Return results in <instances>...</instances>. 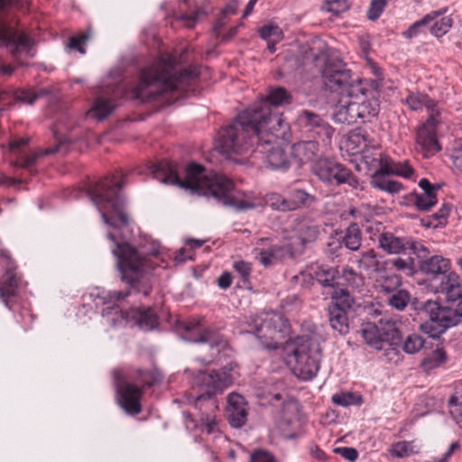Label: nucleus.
I'll list each match as a JSON object with an SVG mask.
<instances>
[{
    "mask_svg": "<svg viewBox=\"0 0 462 462\" xmlns=\"http://www.w3.org/2000/svg\"><path fill=\"white\" fill-rule=\"evenodd\" d=\"M232 369L227 366L217 370H199L193 373L190 384L198 394L189 393L188 400L198 410L196 419L187 415V428L197 429L201 433H220L219 408L216 395L222 393L234 383Z\"/></svg>",
    "mask_w": 462,
    "mask_h": 462,
    "instance_id": "obj_1",
    "label": "nucleus"
},
{
    "mask_svg": "<svg viewBox=\"0 0 462 462\" xmlns=\"http://www.w3.org/2000/svg\"><path fill=\"white\" fill-rule=\"evenodd\" d=\"M291 95L283 88L271 89L259 102L253 104L236 116V120L221 129V143L226 151H242L249 144V128H287L280 115L272 111L273 106L290 103Z\"/></svg>",
    "mask_w": 462,
    "mask_h": 462,
    "instance_id": "obj_2",
    "label": "nucleus"
},
{
    "mask_svg": "<svg viewBox=\"0 0 462 462\" xmlns=\"http://www.w3.org/2000/svg\"><path fill=\"white\" fill-rule=\"evenodd\" d=\"M169 60L159 59L140 72L139 82L132 89V97L148 102L168 92H186L198 78L194 68L182 69L177 75Z\"/></svg>",
    "mask_w": 462,
    "mask_h": 462,
    "instance_id": "obj_3",
    "label": "nucleus"
},
{
    "mask_svg": "<svg viewBox=\"0 0 462 462\" xmlns=\"http://www.w3.org/2000/svg\"><path fill=\"white\" fill-rule=\"evenodd\" d=\"M165 185L178 186L193 193L213 197L225 206L237 210L253 209L257 204L247 200H236L233 195L235 185L226 175H153Z\"/></svg>",
    "mask_w": 462,
    "mask_h": 462,
    "instance_id": "obj_4",
    "label": "nucleus"
},
{
    "mask_svg": "<svg viewBox=\"0 0 462 462\" xmlns=\"http://www.w3.org/2000/svg\"><path fill=\"white\" fill-rule=\"evenodd\" d=\"M121 175H105L92 180L88 188L91 200L101 213L107 226H126L128 216L124 208V199L120 194L123 184Z\"/></svg>",
    "mask_w": 462,
    "mask_h": 462,
    "instance_id": "obj_5",
    "label": "nucleus"
},
{
    "mask_svg": "<svg viewBox=\"0 0 462 462\" xmlns=\"http://www.w3.org/2000/svg\"><path fill=\"white\" fill-rule=\"evenodd\" d=\"M403 102L413 111L422 107L427 109L428 118L417 130L416 149L425 158L433 156L440 150L437 139V128L440 125V112L437 107V103L427 94L420 92H409Z\"/></svg>",
    "mask_w": 462,
    "mask_h": 462,
    "instance_id": "obj_6",
    "label": "nucleus"
},
{
    "mask_svg": "<svg viewBox=\"0 0 462 462\" xmlns=\"http://www.w3.org/2000/svg\"><path fill=\"white\" fill-rule=\"evenodd\" d=\"M118 402L131 415L141 412V399L145 388L152 387L161 377L156 370L134 368L126 374L116 372Z\"/></svg>",
    "mask_w": 462,
    "mask_h": 462,
    "instance_id": "obj_7",
    "label": "nucleus"
},
{
    "mask_svg": "<svg viewBox=\"0 0 462 462\" xmlns=\"http://www.w3.org/2000/svg\"><path fill=\"white\" fill-rule=\"evenodd\" d=\"M286 128H261L254 125L249 128V144L242 151H226L221 143V131L218 133V146L220 152L226 155L242 154L247 152L254 144L256 145V151L265 154V161L270 166L271 171H285L288 169L289 162L284 152L281 148V135L284 134Z\"/></svg>",
    "mask_w": 462,
    "mask_h": 462,
    "instance_id": "obj_8",
    "label": "nucleus"
},
{
    "mask_svg": "<svg viewBox=\"0 0 462 462\" xmlns=\"http://www.w3.org/2000/svg\"><path fill=\"white\" fill-rule=\"evenodd\" d=\"M247 333L254 334L260 344L268 349H278L290 337L291 328L287 319L275 312H263L250 317Z\"/></svg>",
    "mask_w": 462,
    "mask_h": 462,
    "instance_id": "obj_9",
    "label": "nucleus"
},
{
    "mask_svg": "<svg viewBox=\"0 0 462 462\" xmlns=\"http://www.w3.org/2000/svg\"><path fill=\"white\" fill-rule=\"evenodd\" d=\"M113 254L117 259L121 279L129 283L133 290L148 296L152 291L149 284H141L146 265V257L129 243H116Z\"/></svg>",
    "mask_w": 462,
    "mask_h": 462,
    "instance_id": "obj_10",
    "label": "nucleus"
},
{
    "mask_svg": "<svg viewBox=\"0 0 462 462\" xmlns=\"http://www.w3.org/2000/svg\"><path fill=\"white\" fill-rule=\"evenodd\" d=\"M322 77L325 85L332 89H341V94H347V97H342L337 105V113L347 122H353L356 117L364 116L359 111L360 105L356 101H351L348 97L351 96L348 88L351 86L350 70L343 68L341 62L327 61L322 70Z\"/></svg>",
    "mask_w": 462,
    "mask_h": 462,
    "instance_id": "obj_11",
    "label": "nucleus"
},
{
    "mask_svg": "<svg viewBox=\"0 0 462 462\" xmlns=\"http://www.w3.org/2000/svg\"><path fill=\"white\" fill-rule=\"evenodd\" d=\"M422 310L429 317L431 323H424L420 326L423 332L430 337H438L449 328L462 322V301L456 303L428 300L423 302Z\"/></svg>",
    "mask_w": 462,
    "mask_h": 462,
    "instance_id": "obj_12",
    "label": "nucleus"
},
{
    "mask_svg": "<svg viewBox=\"0 0 462 462\" xmlns=\"http://www.w3.org/2000/svg\"><path fill=\"white\" fill-rule=\"evenodd\" d=\"M292 356L294 374L304 381L313 379L320 368L322 356L318 338L312 336L299 337Z\"/></svg>",
    "mask_w": 462,
    "mask_h": 462,
    "instance_id": "obj_13",
    "label": "nucleus"
},
{
    "mask_svg": "<svg viewBox=\"0 0 462 462\" xmlns=\"http://www.w3.org/2000/svg\"><path fill=\"white\" fill-rule=\"evenodd\" d=\"M180 328L185 332V334L182 335L185 340L208 346L210 358L203 360L205 363H211L213 359L227 346L226 341L218 332L204 328L199 321L189 320L183 322Z\"/></svg>",
    "mask_w": 462,
    "mask_h": 462,
    "instance_id": "obj_14",
    "label": "nucleus"
},
{
    "mask_svg": "<svg viewBox=\"0 0 462 462\" xmlns=\"http://www.w3.org/2000/svg\"><path fill=\"white\" fill-rule=\"evenodd\" d=\"M356 171H366L369 173H413L414 169L408 161L395 162L379 153L377 156H365Z\"/></svg>",
    "mask_w": 462,
    "mask_h": 462,
    "instance_id": "obj_15",
    "label": "nucleus"
},
{
    "mask_svg": "<svg viewBox=\"0 0 462 462\" xmlns=\"http://www.w3.org/2000/svg\"><path fill=\"white\" fill-rule=\"evenodd\" d=\"M339 275L337 269L319 264L313 263L309 267V272H300L292 277L295 282L310 283L312 280H316L323 288L329 289L330 291L338 284L336 278Z\"/></svg>",
    "mask_w": 462,
    "mask_h": 462,
    "instance_id": "obj_16",
    "label": "nucleus"
},
{
    "mask_svg": "<svg viewBox=\"0 0 462 462\" xmlns=\"http://www.w3.org/2000/svg\"><path fill=\"white\" fill-rule=\"evenodd\" d=\"M378 245L389 254H400L405 253L406 249H411L413 254L420 252L428 253L426 247L418 244L411 237H399L391 232H383L379 234Z\"/></svg>",
    "mask_w": 462,
    "mask_h": 462,
    "instance_id": "obj_17",
    "label": "nucleus"
},
{
    "mask_svg": "<svg viewBox=\"0 0 462 462\" xmlns=\"http://www.w3.org/2000/svg\"><path fill=\"white\" fill-rule=\"evenodd\" d=\"M29 137H22L10 141L9 151L15 157V165L19 168L29 169L32 167L36 160L43 155L52 154L59 151L60 145L54 149L39 150L38 152H27V145L29 143Z\"/></svg>",
    "mask_w": 462,
    "mask_h": 462,
    "instance_id": "obj_18",
    "label": "nucleus"
},
{
    "mask_svg": "<svg viewBox=\"0 0 462 462\" xmlns=\"http://www.w3.org/2000/svg\"><path fill=\"white\" fill-rule=\"evenodd\" d=\"M0 258L5 261V273L0 281V300L5 306L11 310L9 300L15 296L18 287V280L14 273V265L11 261L10 254L7 251H2Z\"/></svg>",
    "mask_w": 462,
    "mask_h": 462,
    "instance_id": "obj_19",
    "label": "nucleus"
},
{
    "mask_svg": "<svg viewBox=\"0 0 462 462\" xmlns=\"http://www.w3.org/2000/svg\"><path fill=\"white\" fill-rule=\"evenodd\" d=\"M0 44L8 47L12 55L16 56L20 51H29L32 40L25 33L0 22Z\"/></svg>",
    "mask_w": 462,
    "mask_h": 462,
    "instance_id": "obj_20",
    "label": "nucleus"
},
{
    "mask_svg": "<svg viewBox=\"0 0 462 462\" xmlns=\"http://www.w3.org/2000/svg\"><path fill=\"white\" fill-rule=\"evenodd\" d=\"M247 403L245 398L237 393L227 396L226 417L234 428L244 426L247 420Z\"/></svg>",
    "mask_w": 462,
    "mask_h": 462,
    "instance_id": "obj_21",
    "label": "nucleus"
},
{
    "mask_svg": "<svg viewBox=\"0 0 462 462\" xmlns=\"http://www.w3.org/2000/svg\"><path fill=\"white\" fill-rule=\"evenodd\" d=\"M451 263L449 259L442 255H433L420 263V271L431 276L433 279H439V282L450 273Z\"/></svg>",
    "mask_w": 462,
    "mask_h": 462,
    "instance_id": "obj_22",
    "label": "nucleus"
},
{
    "mask_svg": "<svg viewBox=\"0 0 462 462\" xmlns=\"http://www.w3.org/2000/svg\"><path fill=\"white\" fill-rule=\"evenodd\" d=\"M256 259L265 267L276 264L286 258L292 257V250L289 245H271L266 249H255Z\"/></svg>",
    "mask_w": 462,
    "mask_h": 462,
    "instance_id": "obj_23",
    "label": "nucleus"
},
{
    "mask_svg": "<svg viewBox=\"0 0 462 462\" xmlns=\"http://www.w3.org/2000/svg\"><path fill=\"white\" fill-rule=\"evenodd\" d=\"M435 291L445 294L446 302L462 301V284L458 281V275L454 272L449 273L439 282L435 287Z\"/></svg>",
    "mask_w": 462,
    "mask_h": 462,
    "instance_id": "obj_24",
    "label": "nucleus"
},
{
    "mask_svg": "<svg viewBox=\"0 0 462 462\" xmlns=\"http://www.w3.org/2000/svg\"><path fill=\"white\" fill-rule=\"evenodd\" d=\"M419 186L422 189V193L415 194L413 204L417 209L420 211H428L437 203L436 191L439 189L440 185H433L427 179H421Z\"/></svg>",
    "mask_w": 462,
    "mask_h": 462,
    "instance_id": "obj_25",
    "label": "nucleus"
},
{
    "mask_svg": "<svg viewBox=\"0 0 462 462\" xmlns=\"http://www.w3.org/2000/svg\"><path fill=\"white\" fill-rule=\"evenodd\" d=\"M402 285V277L383 266L375 274L374 287L385 295L394 292Z\"/></svg>",
    "mask_w": 462,
    "mask_h": 462,
    "instance_id": "obj_26",
    "label": "nucleus"
},
{
    "mask_svg": "<svg viewBox=\"0 0 462 462\" xmlns=\"http://www.w3.org/2000/svg\"><path fill=\"white\" fill-rule=\"evenodd\" d=\"M291 154L300 163L313 162L319 154V144L316 141L296 143L291 147Z\"/></svg>",
    "mask_w": 462,
    "mask_h": 462,
    "instance_id": "obj_27",
    "label": "nucleus"
},
{
    "mask_svg": "<svg viewBox=\"0 0 462 462\" xmlns=\"http://www.w3.org/2000/svg\"><path fill=\"white\" fill-rule=\"evenodd\" d=\"M328 312L331 328L340 335H346L349 332V319L346 310L339 308L337 305H329Z\"/></svg>",
    "mask_w": 462,
    "mask_h": 462,
    "instance_id": "obj_28",
    "label": "nucleus"
},
{
    "mask_svg": "<svg viewBox=\"0 0 462 462\" xmlns=\"http://www.w3.org/2000/svg\"><path fill=\"white\" fill-rule=\"evenodd\" d=\"M131 318L141 329L150 331L158 326V317L154 310L148 309H132Z\"/></svg>",
    "mask_w": 462,
    "mask_h": 462,
    "instance_id": "obj_29",
    "label": "nucleus"
},
{
    "mask_svg": "<svg viewBox=\"0 0 462 462\" xmlns=\"http://www.w3.org/2000/svg\"><path fill=\"white\" fill-rule=\"evenodd\" d=\"M352 262L360 271L366 273L374 272L375 274L383 267V261H379L377 254L373 249L363 252L359 255H356L352 259Z\"/></svg>",
    "mask_w": 462,
    "mask_h": 462,
    "instance_id": "obj_30",
    "label": "nucleus"
},
{
    "mask_svg": "<svg viewBox=\"0 0 462 462\" xmlns=\"http://www.w3.org/2000/svg\"><path fill=\"white\" fill-rule=\"evenodd\" d=\"M114 94L112 97H105L103 96L97 97L93 103L91 109L88 111V115L97 120H103L108 116L116 107Z\"/></svg>",
    "mask_w": 462,
    "mask_h": 462,
    "instance_id": "obj_31",
    "label": "nucleus"
},
{
    "mask_svg": "<svg viewBox=\"0 0 462 462\" xmlns=\"http://www.w3.org/2000/svg\"><path fill=\"white\" fill-rule=\"evenodd\" d=\"M379 327L383 340L391 344L402 343V332L400 330V324L393 319H381Z\"/></svg>",
    "mask_w": 462,
    "mask_h": 462,
    "instance_id": "obj_32",
    "label": "nucleus"
},
{
    "mask_svg": "<svg viewBox=\"0 0 462 462\" xmlns=\"http://www.w3.org/2000/svg\"><path fill=\"white\" fill-rule=\"evenodd\" d=\"M137 173H179L177 165L171 162L163 160L150 162L135 170Z\"/></svg>",
    "mask_w": 462,
    "mask_h": 462,
    "instance_id": "obj_33",
    "label": "nucleus"
},
{
    "mask_svg": "<svg viewBox=\"0 0 462 462\" xmlns=\"http://www.w3.org/2000/svg\"><path fill=\"white\" fill-rule=\"evenodd\" d=\"M361 334L365 343L374 349L382 347L383 344H384L379 323L377 325L374 323L365 324L361 329Z\"/></svg>",
    "mask_w": 462,
    "mask_h": 462,
    "instance_id": "obj_34",
    "label": "nucleus"
},
{
    "mask_svg": "<svg viewBox=\"0 0 462 462\" xmlns=\"http://www.w3.org/2000/svg\"><path fill=\"white\" fill-rule=\"evenodd\" d=\"M447 11L446 8L440 9L439 11H432L426 15H424L420 20L412 23L408 30L403 32V36L406 39H411L417 36L420 32V28L422 26L430 24L431 22L436 20L439 16H441Z\"/></svg>",
    "mask_w": 462,
    "mask_h": 462,
    "instance_id": "obj_35",
    "label": "nucleus"
},
{
    "mask_svg": "<svg viewBox=\"0 0 462 462\" xmlns=\"http://www.w3.org/2000/svg\"><path fill=\"white\" fill-rule=\"evenodd\" d=\"M340 277L353 291H361L365 286V277L348 265L342 268Z\"/></svg>",
    "mask_w": 462,
    "mask_h": 462,
    "instance_id": "obj_36",
    "label": "nucleus"
},
{
    "mask_svg": "<svg viewBox=\"0 0 462 462\" xmlns=\"http://www.w3.org/2000/svg\"><path fill=\"white\" fill-rule=\"evenodd\" d=\"M333 303L330 305H337L344 310L351 309L355 303L354 297L346 288L339 287V283L336 285L329 292Z\"/></svg>",
    "mask_w": 462,
    "mask_h": 462,
    "instance_id": "obj_37",
    "label": "nucleus"
},
{
    "mask_svg": "<svg viewBox=\"0 0 462 462\" xmlns=\"http://www.w3.org/2000/svg\"><path fill=\"white\" fill-rule=\"evenodd\" d=\"M342 243L351 251H357L362 243V233L356 223H352L345 232Z\"/></svg>",
    "mask_w": 462,
    "mask_h": 462,
    "instance_id": "obj_38",
    "label": "nucleus"
},
{
    "mask_svg": "<svg viewBox=\"0 0 462 462\" xmlns=\"http://www.w3.org/2000/svg\"><path fill=\"white\" fill-rule=\"evenodd\" d=\"M296 237L301 245L314 241L318 236V229L307 221H300L295 226Z\"/></svg>",
    "mask_w": 462,
    "mask_h": 462,
    "instance_id": "obj_39",
    "label": "nucleus"
},
{
    "mask_svg": "<svg viewBox=\"0 0 462 462\" xmlns=\"http://www.w3.org/2000/svg\"><path fill=\"white\" fill-rule=\"evenodd\" d=\"M447 359L445 350L442 347H438L422 359L420 365L423 370L429 372L445 364Z\"/></svg>",
    "mask_w": 462,
    "mask_h": 462,
    "instance_id": "obj_40",
    "label": "nucleus"
},
{
    "mask_svg": "<svg viewBox=\"0 0 462 462\" xmlns=\"http://www.w3.org/2000/svg\"><path fill=\"white\" fill-rule=\"evenodd\" d=\"M400 345L401 344H391L389 342H384L382 347L377 349L379 351H382L380 358L390 365L400 364L403 358L402 353L398 348Z\"/></svg>",
    "mask_w": 462,
    "mask_h": 462,
    "instance_id": "obj_41",
    "label": "nucleus"
},
{
    "mask_svg": "<svg viewBox=\"0 0 462 462\" xmlns=\"http://www.w3.org/2000/svg\"><path fill=\"white\" fill-rule=\"evenodd\" d=\"M314 201V197L302 189H295L291 193L288 199L289 211L297 210L303 206H310Z\"/></svg>",
    "mask_w": 462,
    "mask_h": 462,
    "instance_id": "obj_42",
    "label": "nucleus"
},
{
    "mask_svg": "<svg viewBox=\"0 0 462 462\" xmlns=\"http://www.w3.org/2000/svg\"><path fill=\"white\" fill-rule=\"evenodd\" d=\"M386 176L387 175H372V186L392 194L399 192L402 187V184L396 180L387 179Z\"/></svg>",
    "mask_w": 462,
    "mask_h": 462,
    "instance_id": "obj_43",
    "label": "nucleus"
},
{
    "mask_svg": "<svg viewBox=\"0 0 462 462\" xmlns=\"http://www.w3.org/2000/svg\"><path fill=\"white\" fill-rule=\"evenodd\" d=\"M415 441H398L393 443L390 449L389 453L392 457L402 458L410 457L412 454H416L419 451L415 449Z\"/></svg>",
    "mask_w": 462,
    "mask_h": 462,
    "instance_id": "obj_44",
    "label": "nucleus"
},
{
    "mask_svg": "<svg viewBox=\"0 0 462 462\" xmlns=\"http://www.w3.org/2000/svg\"><path fill=\"white\" fill-rule=\"evenodd\" d=\"M383 266L388 270L389 266H392L397 271L405 273L407 275H412L414 273V260L412 257L384 260L383 261Z\"/></svg>",
    "mask_w": 462,
    "mask_h": 462,
    "instance_id": "obj_45",
    "label": "nucleus"
},
{
    "mask_svg": "<svg viewBox=\"0 0 462 462\" xmlns=\"http://www.w3.org/2000/svg\"><path fill=\"white\" fill-rule=\"evenodd\" d=\"M316 173H342L343 165L332 158H320L315 162Z\"/></svg>",
    "mask_w": 462,
    "mask_h": 462,
    "instance_id": "obj_46",
    "label": "nucleus"
},
{
    "mask_svg": "<svg viewBox=\"0 0 462 462\" xmlns=\"http://www.w3.org/2000/svg\"><path fill=\"white\" fill-rule=\"evenodd\" d=\"M323 120L324 119L319 115L308 110L302 111L298 116L300 126L310 133H312L314 129L318 128Z\"/></svg>",
    "mask_w": 462,
    "mask_h": 462,
    "instance_id": "obj_47",
    "label": "nucleus"
},
{
    "mask_svg": "<svg viewBox=\"0 0 462 462\" xmlns=\"http://www.w3.org/2000/svg\"><path fill=\"white\" fill-rule=\"evenodd\" d=\"M387 301L393 308L402 310L408 305L411 300L410 293L403 289H397L394 292L388 294Z\"/></svg>",
    "mask_w": 462,
    "mask_h": 462,
    "instance_id": "obj_48",
    "label": "nucleus"
},
{
    "mask_svg": "<svg viewBox=\"0 0 462 462\" xmlns=\"http://www.w3.org/2000/svg\"><path fill=\"white\" fill-rule=\"evenodd\" d=\"M265 204L276 211H289L288 199L276 192L267 193L264 197Z\"/></svg>",
    "mask_w": 462,
    "mask_h": 462,
    "instance_id": "obj_49",
    "label": "nucleus"
},
{
    "mask_svg": "<svg viewBox=\"0 0 462 462\" xmlns=\"http://www.w3.org/2000/svg\"><path fill=\"white\" fill-rule=\"evenodd\" d=\"M424 339L418 334L409 335L402 342V350L409 355L418 353L424 346Z\"/></svg>",
    "mask_w": 462,
    "mask_h": 462,
    "instance_id": "obj_50",
    "label": "nucleus"
},
{
    "mask_svg": "<svg viewBox=\"0 0 462 462\" xmlns=\"http://www.w3.org/2000/svg\"><path fill=\"white\" fill-rule=\"evenodd\" d=\"M450 213L449 204H443L442 207L430 217V220L424 224L427 226H432L434 228L443 226L447 223L448 217Z\"/></svg>",
    "mask_w": 462,
    "mask_h": 462,
    "instance_id": "obj_51",
    "label": "nucleus"
},
{
    "mask_svg": "<svg viewBox=\"0 0 462 462\" xmlns=\"http://www.w3.org/2000/svg\"><path fill=\"white\" fill-rule=\"evenodd\" d=\"M453 20L449 16L441 17L430 26V32L436 37H441L451 28Z\"/></svg>",
    "mask_w": 462,
    "mask_h": 462,
    "instance_id": "obj_52",
    "label": "nucleus"
},
{
    "mask_svg": "<svg viewBox=\"0 0 462 462\" xmlns=\"http://www.w3.org/2000/svg\"><path fill=\"white\" fill-rule=\"evenodd\" d=\"M206 11L201 7H198L190 14H181L178 16L177 19L182 22L186 27L193 28L195 24L202 18L206 17Z\"/></svg>",
    "mask_w": 462,
    "mask_h": 462,
    "instance_id": "obj_53",
    "label": "nucleus"
},
{
    "mask_svg": "<svg viewBox=\"0 0 462 462\" xmlns=\"http://www.w3.org/2000/svg\"><path fill=\"white\" fill-rule=\"evenodd\" d=\"M260 36L267 41L275 38L276 41H282L283 38L282 30L274 24H266L259 29Z\"/></svg>",
    "mask_w": 462,
    "mask_h": 462,
    "instance_id": "obj_54",
    "label": "nucleus"
},
{
    "mask_svg": "<svg viewBox=\"0 0 462 462\" xmlns=\"http://www.w3.org/2000/svg\"><path fill=\"white\" fill-rule=\"evenodd\" d=\"M27 179L19 176L0 175V186L5 188H13L14 189H25Z\"/></svg>",
    "mask_w": 462,
    "mask_h": 462,
    "instance_id": "obj_55",
    "label": "nucleus"
},
{
    "mask_svg": "<svg viewBox=\"0 0 462 462\" xmlns=\"http://www.w3.org/2000/svg\"><path fill=\"white\" fill-rule=\"evenodd\" d=\"M448 410L457 423L462 422V395H454L449 399Z\"/></svg>",
    "mask_w": 462,
    "mask_h": 462,
    "instance_id": "obj_56",
    "label": "nucleus"
},
{
    "mask_svg": "<svg viewBox=\"0 0 462 462\" xmlns=\"http://www.w3.org/2000/svg\"><path fill=\"white\" fill-rule=\"evenodd\" d=\"M346 145L353 153H357L366 147L365 138L361 134L353 133L348 136Z\"/></svg>",
    "mask_w": 462,
    "mask_h": 462,
    "instance_id": "obj_57",
    "label": "nucleus"
},
{
    "mask_svg": "<svg viewBox=\"0 0 462 462\" xmlns=\"http://www.w3.org/2000/svg\"><path fill=\"white\" fill-rule=\"evenodd\" d=\"M311 134L313 135L319 137L322 140L324 145L326 146L328 145L331 142V138L334 134V129L328 122L323 120L322 123L319 125V127L314 129V131Z\"/></svg>",
    "mask_w": 462,
    "mask_h": 462,
    "instance_id": "obj_58",
    "label": "nucleus"
},
{
    "mask_svg": "<svg viewBox=\"0 0 462 462\" xmlns=\"http://www.w3.org/2000/svg\"><path fill=\"white\" fill-rule=\"evenodd\" d=\"M356 395L350 392H342L332 396L333 403L342 407L356 404Z\"/></svg>",
    "mask_w": 462,
    "mask_h": 462,
    "instance_id": "obj_59",
    "label": "nucleus"
},
{
    "mask_svg": "<svg viewBox=\"0 0 462 462\" xmlns=\"http://www.w3.org/2000/svg\"><path fill=\"white\" fill-rule=\"evenodd\" d=\"M328 12L338 15L350 8V5L346 0H331L327 1L324 7Z\"/></svg>",
    "mask_w": 462,
    "mask_h": 462,
    "instance_id": "obj_60",
    "label": "nucleus"
},
{
    "mask_svg": "<svg viewBox=\"0 0 462 462\" xmlns=\"http://www.w3.org/2000/svg\"><path fill=\"white\" fill-rule=\"evenodd\" d=\"M320 179L324 182L334 183L340 185L343 183H349V185L355 186L356 180L355 175H319Z\"/></svg>",
    "mask_w": 462,
    "mask_h": 462,
    "instance_id": "obj_61",
    "label": "nucleus"
},
{
    "mask_svg": "<svg viewBox=\"0 0 462 462\" xmlns=\"http://www.w3.org/2000/svg\"><path fill=\"white\" fill-rule=\"evenodd\" d=\"M234 270L240 275L244 282H247L252 273V264L245 261H236L233 263Z\"/></svg>",
    "mask_w": 462,
    "mask_h": 462,
    "instance_id": "obj_62",
    "label": "nucleus"
},
{
    "mask_svg": "<svg viewBox=\"0 0 462 462\" xmlns=\"http://www.w3.org/2000/svg\"><path fill=\"white\" fill-rule=\"evenodd\" d=\"M386 5V0H372L367 11L369 20H376L383 13Z\"/></svg>",
    "mask_w": 462,
    "mask_h": 462,
    "instance_id": "obj_63",
    "label": "nucleus"
},
{
    "mask_svg": "<svg viewBox=\"0 0 462 462\" xmlns=\"http://www.w3.org/2000/svg\"><path fill=\"white\" fill-rule=\"evenodd\" d=\"M250 462H277L274 456L264 449L254 450L250 457Z\"/></svg>",
    "mask_w": 462,
    "mask_h": 462,
    "instance_id": "obj_64",
    "label": "nucleus"
}]
</instances>
